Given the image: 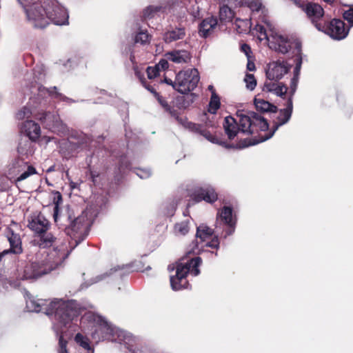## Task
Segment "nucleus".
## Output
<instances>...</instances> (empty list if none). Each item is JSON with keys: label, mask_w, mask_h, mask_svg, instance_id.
<instances>
[{"label": "nucleus", "mask_w": 353, "mask_h": 353, "mask_svg": "<svg viewBox=\"0 0 353 353\" xmlns=\"http://www.w3.org/2000/svg\"><path fill=\"white\" fill-rule=\"evenodd\" d=\"M29 311L43 312L48 316H52L53 330L59 336V353H68L67 341L63 339V334L70 327L72 321L80 314L81 307L74 300L54 299L37 301L30 299L26 301Z\"/></svg>", "instance_id": "nucleus-1"}, {"label": "nucleus", "mask_w": 353, "mask_h": 353, "mask_svg": "<svg viewBox=\"0 0 353 353\" xmlns=\"http://www.w3.org/2000/svg\"><path fill=\"white\" fill-rule=\"evenodd\" d=\"M238 123L232 117L225 118L223 128L229 139H233L239 132L245 134H253L259 130L265 131L269 125L267 121L261 114L254 112L239 110L236 113Z\"/></svg>", "instance_id": "nucleus-2"}, {"label": "nucleus", "mask_w": 353, "mask_h": 353, "mask_svg": "<svg viewBox=\"0 0 353 353\" xmlns=\"http://www.w3.org/2000/svg\"><path fill=\"white\" fill-rule=\"evenodd\" d=\"M28 20L36 28H43L50 22L57 26L68 24V12L57 0H43V6L38 14L33 10H28Z\"/></svg>", "instance_id": "nucleus-3"}, {"label": "nucleus", "mask_w": 353, "mask_h": 353, "mask_svg": "<svg viewBox=\"0 0 353 353\" xmlns=\"http://www.w3.org/2000/svg\"><path fill=\"white\" fill-rule=\"evenodd\" d=\"M264 38L268 41L269 47L276 52L285 54L293 48L294 54L295 68L294 70V77L291 80L292 95L294 93L298 83L299 75L302 65L301 43L299 41L288 39L287 37L279 34L272 32L270 35L264 33Z\"/></svg>", "instance_id": "nucleus-4"}, {"label": "nucleus", "mask_w": 353, "mask_h": 353, "mask_svg": "<svg viewBox=\"0 0 353 353\" xmlns=\"http://www.w3.org/2000/svg\"><path fill=\"white\" fill-rule=\"evenodd\" d=\"M201 259L199 256L188 260L185 263H179L176 268L168 266L170 271L176 269L175 275L170 276V285L173 290H180L187 288L188 282L186 276L190 272L193 276H197L200 273L199 267L201 263Z\"/></svg>", "instance_id": "nucleus-5"}, {"label": "nucleus", "mask_w": 353, "mask_h": 353, "mask_svg": "<svg viewBox=\"0 0 353 353\" xmlns=\"http://www.w3.org/2000/svg\"><path fill=\"white\" fill-rule=\"evenodd\" d=\"M199 72L195 68L180 71L175 77V80L165 78L164 82L173 87L178 92L185 94L193 90L199 81Z\"/></svg>", "instance_id": "nucleus-6"}, {"label": "nucleus", "mask_w": 353, "mask_h": 353, "mask_svg": "<svg viewBox=\"0 0 353 353\" xmlns=\"http://www.w3.org/2000/svg\"><path fill=\"white\" fill-rule=\"evenodd\" d=\"M52 270V265H44L43 261L39 259V256H36L35 260L29 259L28 262L23 264L19 270V276L23 280H34Z\"/></svg>", "instance_id": "nucleus-7"}, {"label": "nucleus", "mask_w": 353, "mask_h": 353, "mask_svg": "<svg viewBox=\"0 0 353 353\" xmlns=\"http://www.w3.org/2000/svg\"><path fill=\"white\" fill-rule=\"evenodd\" d=\"M90 225V218L88 217V211L85 210L66 228V233L75 241V245L84 239Z\"/></svg>", "instance_id": "nucleus-8"}, {"label": "nucleus", "mask_w": 353, "mask_h": 353, "mask_svg": "<svg viewBox=\"0 0 353 353\" xmlns=\"http://www.w3.org/2000/svg\"><path fill=\"white\" fill-rule=\"evenodd\" d=\"M292 97H290L287 101L286 108L279 110L276 120L274 122L272 131L265 136H261L260 139L253 143V144H256L270 139L280 126L287 123L289 121L292 116ZM243 143H240L238 145V148H243L252 145V143L250 142L247 143L245 139L243 141Z\"/></svg>", "instance_id": "nucleus-9"}, {"label": "nucleus", "mask_w": 353, "mask_h": 353, "mask_svg": "<svg viewBox=\"0 0 353 353\" xmlns=\"http://www.w3.org/2000/svg\"><path fill=\"white\" fill-rule=\"evenodd\" d=\"M37 174L36 169L23 159H15L9 165L8 174L15 182L22 181L30 176Z\"/></svg>", "instance_id": "nucleus-10"}, {"label": "nucleus", "mask_w": 353, "mask_h": 353, "mask_svg": "<svg viewBox=\"0 0 353 353\" xmlns=\"http://www.w3.org/2000/svg\"><path fill=\"white\" fill-rule=\"evenodd\" d=\"M301 7H303L311 23L319 31L325 30V23L329 21L330 18L325 14L324 10L320 5L310 2L304 7L302 5Z\"/></svg>", "instance_id": "nucleus-11"}, {"label": "nucleus", "mask_w": 353, "mask_h": 353, "mask_svg": "<svg viewBox=\"0 0 353 353\" xmlns=\"http://www.w3.org/2000/svg\"><path fill=\"white\" fill-rule=\"evenodd\" d=\"M38 119L46 128L57 134L67 132V127L61 121L59 115L54 112H43L39 114Z\"/></svg>", "instance_id": "nucleus-12"}, {"label": "nucleus", "mask_w": 353, "mask_h": 353, "mask_svg": "<svg viewBox=\"0 0 353 353\" xmlns=\"http://www.w3.org/2000/svg\"><path fill=\"white\" fill-rule=\"evenodd\" d=\"M325 30H320V31L336 40L343 39L349 32V28H346L345 23L340 19H334L327 22L325 23Z\"/></svg>", "instance_id": "nucleus-13"}, {"label": "nucleus", "mask_w": 353, "mask_h": 353, "mask_svg": "<svg viewBox=\"0 0 353 353\" xmlns=\"http://www.w3.org/2000/svg\"><path fill=\"white\" fill-rule=\"evenodd\" d=\"M69 251L66 243H61L59 246L54 248L47 255L43 261L44 265H52L53 270L61 265L69 255Z\"/></svg>", "instance_id": "nucleus-14"}, {"label": "nucleus", "mask_w": 353, "mask_h": 353, "mask_svg": "<svg viewBox=\"0 0 353 353\" xmlns=\"http://www.w3.org/2000/svg\"><path fill=\"white\" fill-rule=\"evenodd\" d=\"M292 66L291 63L285 61H273L268 65L266 76L269 80L277 81L288 73Z\"/></svg>", "instance_id": "nucleus-15"}, {"label": "nucleus", "mask_w": 353, "mask_h": 353, "mask_svg": "<svg viewBox=\"0 0 353 353\" xmlns=\"http://www.w3.org/2000/svg\"><path fill=\"white\" fill-rule=\"evenodd\" d=\"M85 317H86L87 319H92L94 321L99 323L101 327L106 329L107 333H108L112 336L117 334L119 338L123 337L122 339H119L120 341L123 340L125 343H127V341L125 340H127L128 338L130 337L129 334L126 333L125 331L121 330L117 327H112V325L109 324L108 323V321H105L101 316H99V315H97L94 314L88 313Z\"/></svg>", "instance_id": "nucleus-16"}, {"label": "nucleus", "mask_w": 353, "mask_h": 353, "mask_svg": "<svg viewBox=\"0 0 353 353\" xmlns=\"http://www.w3.org/2000/svg\"><path fill=\"white\" fill-rule=\"evenodd\" d=\"M152 92L154 93L155 95L157 97V99L159 103L164 108V110L166 112H169L172 117H174L180 124L191 130H198L199 128L196 124L188 121L185 117H180L178 115L177 112L173 108H172L164 99L160 97L154 90L153 92Z\"/></svg>", "instance_id": "nucleus-17"}, {"label": "nucleus", "mask_w": 353, "mask_h": 353, "mask_svg": "<svg viewBox=\"0 0 353 353\" xmlns=\"http://www.w3.org/2000/svg\"><path fill=\"white\" fill-rule=\"evenodd\" d=\"M224 222L228 227L225 230V238L227 236L231 235L234 233L235 230L236 219L233 216L232 209L230 207L224 206L221 211L217 213V221Z\"/></svg>", "instance_id": "nucleus-18"}, {"label": "nucleus", "mask_w": 353, "mask_h": 353, "mask_svg": "<svg viewBox=\"0 0 353 353\" xmlns=\"http://www.w3.org/2000/svg\"><path fill=\"white\" fill-rule=\"evenodd\" d=\"M28 227L34 232L36 235L48 231L50 223L41 214L32 216L28 219Z\"/></svg>", "instance_id": "nucleus-19"}, {"label": "nucleus", "mask_w": 353, "mask_h": 353, "mask_svg": "<svg viewBox=\"0 0 353 353\" xmlns=\"http://www.w3.org/2000/svg\"><path fill=\"white\" fill-rule=\"evenodd\" d=\"M6 236L10 243V249L6 250L8 253L19 254L22 253L21 239L20 235L16 233L11 228H7Z\"/></svg>", "instance_id": "nucleus-20"}, {"label": "nucleus", "mask_w": 353, "mask_h": 353, "mask_svg": "<svg viewBox=\"0 0 353 353\" xmlns=\"http://www.w3.org/2000/svg\"><path fill=\"white\" fill-rule=\"evenodd\" d=\"M21 131L32 141H36L41 135L40 126L32 120H27L21 125Z\"/></svg>", "instance_id": "nucleus-21"}, {"label": "nucleus", "mask_w": 353, "mask_h": 353, "mask_svg": "<svg viewBox=\"0 0 353 353\" xmlns=\"http://www.w3.org/2000/svg\"><path fill=\"white\" fill-rule=\"evenodd\" d=\"M218 23L217 19L210 17L203 19L199 27V34L201 37L206 38L210 36L216 28Z\"/></svg>", "instance_id": "nucleus-22"}, {"label": "nucleus", "mask_w": 353, "mask_h": 353, "mask_svg": "<svg viewBox=\"0 0 353 353\" xmlns=\"http://www.w3.org/2000/svg\"><path fill=\"white\" fill-rule=\"evenodd\" d=\"M194 199L196 202L203 200L208 203H213L217 199V194L211 187L201 188L195 192Z\"/></svg>", "instance_id": "nucleus-23"}, {"label": "nucleus", "mask_w": 353, "mask_h": 353, "mask_svg": "<svg viewBox=\"0 0 353 353\" xmlns=\"http://www.w3.org/2000/svg\"><path fill=\"white\" fill-rule=\"evenodd\" d=\"M165 56L168 60L178 64L186 63L191 59L190 52L185 50H172L167 52Z\"/></svg>", "instance_id": "nucleus-24"}, {"label": "nucleus", "mask_w": 353, "mask_h": 353, "mask_svg": "<svg viewBox=\"0 0 353 353\" xmlns=\"http://www.w3.org/2000/svg\"><path fill=\"white\" fill-rule=\"evenodd\" d=\"M248 6L252 11V18H253L255 14L261 12L263 14V16L260 15L262 22H263L267 27L271 29V23L265 14V8L263 7L261 2L259 0H252L248 3Z\"/></svg>", "instance_id": "nucleus-25"}, {"label": "nucleus", "mask_w": 353, "mask_h": 353, "mask_svg": "<svg viewBox=\"0 0 353 353\" xmlns=\"http://www.w3.org/2000/svg\"><path fill=\"white\" fill-rule=\"evenodd\" d=\"M185 37V30L184 28H175L168 30L163 35V39L165 43H170Z\"/></svg>", "instance_id": "nucleus-26"}, {"label": "nucleus", "mask_w": 353, "mask_h": 353, "mask_svg": "<svg viewBox=\"0 0 353 353\" xmlns=\"http://www.w3.org/2000/svg\"><path fill=\"white\" fill-rule=\"evenodd\" d=\"M37 244L42 248H46L52 246L57 240V238L48 231L43 232V233L37 235Z\"/></svg>", "instance_id": "nucleus-27"}, {"label": "nucleus", "mask_w": 353, "mask_h": 353, "mask_svg": "<svg viewBox=\"0 0 353 353\" xmlns=\"http://www.w3.org/2000/svg\"><path fill=\"white\" fill-rule=\"evenodd\" d=\"M19 3L23 6L26 12L27 18L28 19V10H33L35 14H39L43 6V0H18Z\"/></svg>", "instance_id": "nucleus-28"}, {"label": "nucleus", "mask_w": 353, "mask_h": 353, "mask_svg": "<svg viewBox=\"0 0 353 353\" xmlns=\"http://www.w3.org/2000/svg\"><path fill=\"white\" fill-rule=\"evenodd\" d=\"M214 234V230L205 225H201L197 227L196 237L199 239L201 242H204L210 238Z\"/></svg>", "instance_id": "nucleus-29"}, {"label": "nucleus", "mask_w": 353, "mask_h": 353, "mask_svg": "<svg viewBox=\"0 0 353 353\" xmlns=\"http://www.w3.org/2000/svg\"><path fill=\"white\" fill-rule=\"evenodd\" d=\"M254 105L258 110L262 112H276L277 111V107L276 105L263 99H255Z\"/></svg>", "instance_id": "nucleus-30"}, {"label": "nucleus", "mask_w": 353, "mask_h": 353, "mask_svg": "<svg viewBox=\"0 0 353 353\" xmlns=\"http://www.w3.org/2000/svg\"><path fill=\"white\" fill-rule=\"evenodd\" d=\"M57 87H53L51 89H46L45 88H39V91L41 92L46 90L54 99H57L58 101H65L68 103H71L74 102V101L72 99H71L64 96L61 93L57 92Z\"/></svg>", "instance_id": "nucleus-31"}, {"label": "nucleus", "mask_w": 353, "mask_h": 353, "mask_svg": "<svg viewBox=\"0 0 353 353\" xmlns=\"http://www.w3.org/2000/svg\"><path fill=\"white\" fill-rule=\"evenodd\" d=\"M52 201L54 205V212L53 217L55 222H57L59 212V205L63 203V199L61 194L58 191H53L52 192Z\"/></svg>", "instance_id": "nucleus-32"}, {"label": "nucleus", "mask_w": 353, "mask_h": 353, "mask_svg": "<svg viewBox=\"0 0 353 353\" xmlns=\"http://www.w3.org/2000/svg\"><path fill=\"white\" fill-rule=\"evenodd\" d=\"M200 134L202 136H203L208 141H210L212 143L221 145L227 148L234 147L232 145H228L225 143L224 141L219 140L217 137H216L207 130H201Z\"/></svg>", "instance_id": "nucleus-33"}, {"label": "nucleus", "mask_w": 353, "mask_h": 353, "mask_svg": "<svg viewBox=\"0 0 353 353\" xmlns=\"http://www.w3.org/2000/svg\"><path fill=\"white\" fill-rule=\"evenodd\" d=\"M190 221L188 219L176 223L174 225V232L176 235L184 236L188 233L190 230Z\"/></svg>", "instance_id": "nucleus-34"}, {"label": "nucleus", "mask_w": 353, "mask_h": 353, "mask_svg": "<svg viewBox=\"0 0 353 353\" xmlns=\"http://www.w3.org/2000/svg\"><path fill=\"white\" fill-rule=\"evenodd\" d=\"M150 36L148 34L146 30H140L134 37V42L136 43H140L141 45H145L149 43Z\"/></svg>", "instance_id": "nucleus-35"}, {"label": "nucleus", "mask_w": 353, "mask_h": 353, "mask_svg": "<svg viewBox=\"0 0 353 353\" xmlns=\"http://www.w3.org/2000/svg\"><path fill=\"white\" fill-rule=\"evenodd\" d=\"M233 17L234 13L228 6H223L220 8L219 17L221 21H229Z\"/></svg>", "instance_id": "nucleus-36"}, {"label": "nucleus", "mask_w": 353, "mask_h": 353, "mask_svg": "<svg viewBox=\"0 0 353 353\" xmlns=\"http://www.w3.org/2000/svg\"><path fill=\"white\" fill-rule=\"evenodd\" d=\"M219 108H220L219 98L216 95L212 94L210 101V103H209L208 109V112H210L212 114H216V111L218 110V109Z\"/></svg>", "instance_id": "nucleus-37"}, {"label": "nucleus", "mask_w": 353, "mask_h": 353, "mask_svg": "<svg viewBox=\"0 0 353 353\" xmlns=\"http://www.w3.org/2000/svg\"><path fill=\"white\" fill-rule=\"evenodd\" d=\"M161 7L150 6L148 7L143 12L144 18H152L161 10Z\"/></svg>", "instance_id": "nucleus-38"}, {"label": "nucleus", "mask_w": 353, "mask_h": 353, "mask_svg": "<svg viewBox=\"0 0 353 353\" xmlns=\"http://www.w3.org/2000/svg\"><path fill=\"white\" fill-rule=\"evenodd\" d=\"M75 341L85 350H90V347L88 339L84 337L81 334H77L75 336Z\"/></svg>", "instance_id": "nucleus-39"}, {"label": "nucleus", "mask_w": 353, "mask_h": 353, "mask_svg": "<svg viewBox=\"0 0 353 353\" xmlns=\"http://www.w3.org/2000/svg\"><path fill=\"white\" fill-rule=\"evenodd\" d=\"M246 88L250 90H253L256 85V81L253 74H247L244 79Z\"/></svg>", "instance_id": "nucleus-40"}, {"label": "nucleus", "mask_w": 353, "mask_h": 353, "mask_svg": "<svg viewBox=\"0 0 353 353\" xmlns=\"http://www.w3.org/2000/svg\"><path fill=\"white\" fill-rule=\"evenodd\" d=\"M275 80H268L265 82L263 90L265 92H272L277 88L276 85L279 83Z\"/></svg>", "instance_id": "nucleus-41"}, {"label": "nucleus", "mask_w": 353, "mask_h": 353, "mask_svg": "<svg viewBox=\"0 0 353 353\" xmlns=\"http://www.w3.org/2000/svg\"><path fill=\"white\" fill-rule=\"evenodd\" d=\"M276 87L277 88H275V90H274L272 93L281 97L285 96L288 88L285 85H283L281 83H279Z\"/></svg>", "instance_id": "nucleus-42"}, {"label": "nucleus", "mask_w": 353, "mask_h": 353, "mask_svg": "<svg viewBox=\"0 0 353 353\" xmlns=\"http://www.w3.org/2000/svg\"><path fill=\"white\" fill-rule=\"evenodd\" d=\"M31 114V111L30 108L27 107L23 108L20 110L17 114V118L18 119H24L25 118H28Z\"/></svg>", "instance_id": "nucleus-43"}, {"label": "nucleus", "mask_w": 353, "mask_h": 353, "mask_svg": "<svg viewBox=\"0 0 353 353\" xmlns=\"http://www.w3.org/2000/svg\"><path fill=\"white\" fill-rule=\"evenodd\" d=\"M134 72H135V75L140 79L143 85L149 91L153 92V88L152 87L148 86L145 85V81H144V77H143V76H144L143 73L141 71L139 70L137 68H134Z\"/></svg>", "instance_id": "nucleus-44"}, {"label": "nucleus", "mask_w": 353, "mask_h": 353, "mask_svg": "<svg viewBox=\"0 0 353 353\" xmlns=\"http://www.w3.org/2000/svg\"><path fill=\"white\" fill-rule=\"evenodd\" d=\"M146 72L148 79H152L159 74V71L156 65L155 67H148Z\"/></svg>", "instance_id": "nucleus-45"}, {"label": "nucleus", "mask_w": 353, "mask_h": 353, "mask_svg": "<svg viewBox=\"0 0 353 353\" xmlns=\"http://www.w3.org/2000/svg\"><path fill=\"white\" fill-rule=\"evenodd\" d=\"M343 17L351 26H353V7L343 13Z\"/></svg>", "instance_id": "nucleus-46"}, {"label": "nucleus", "mask_w": 353, "mask_h": 353, "mask_svg": "<svg viewBox=\"0 0 353 353\" xmlns=\"http://www.w3.org/2000/svg\"><path fill=\"white\" fill-rule=\"evenodd\" d=\"M150 174V170L148 169H139L137 172V175L141 179H147Z\"/></svg>", "instance_id": "nucleus-47"}, {"label": "nucleus", "mask_w": 353, "mask_h": 353, "mask_svg": "<svg viewBox=\"0 0 353 353\" xmlns=\"http://www.w3.org/2000/svg\"><path fill=\"white\" fill-rule=\"evenodd\" d=\"M205 246L218 249L219 248V241L217 236H214L211 241L205 243Z\"/></svg>", "instance_id": "nucleus-48"}, {"label": "nucleus", "mask_w": 353, "mask_h": 353, "mask_svg": "<svg viewBox=\"0 0 353 353\" xmlns=\"http://www.w3.org/2000/svg\"><path fill=\"white\" fill-rule=\"evenodd\" d=\"M256 30L259 32L260 34V39L262 40L264 38V33H266L268 35H269L266 31V29L263 26H261L259 24H257L256 25Z\"/></svg>", "instance_id": "nucleus-49"}, {"label": "nucleus", "mask_w": 353, "mask_h": 353, "mask_svg": "<svg viewBox=\"0 0 353 353\" xmlns=\"http://www.w3.org/2000/svg\"><path fill=\"white\" fill-rule=\"evenodd\" d=\"M177 101L180 103H183L181 105L182 108H186L189 105V102L186 101V97L184 96L179 97Z\"/></svg>", "instance_id": "nucleus-50"}, {"label": "nucleus", "mask_w": 353, "mask_h": 353, "mask_svg": "<svg viewBox=\"0 0 353 353\" xmlns=\"http://www.w3.org/2000/svg\"><path fill=\"white\" fill-rule=\"evenodd\" d=\"M176 204L175 203H172L170 204V208L168 210V212H166V214L169 216H173L174 211L176 210Z\"/></svg>", "instance_id": "nucleus-51"}, {"label": "nucleus", "mask_w": 353, "mask_h": 353, "mask_svg": "<svg viewBox=\"0 0 353 353\" xmlns=\"http://www.w3.org/2000/svg\"><path fill=\"white\" fill-rule=\"evenodd\" d=\"M168 59H166V60L165 59H162L159 61V64L157 65V67L158 68H159V67H161L162 69H165V68H168Z\"/></svg>", "instance_id": "nucleus-52"}, {"label": "nucleus", "mask_w": 353, "mask_h": 353, "mask_svg": "<svg viewBox=\"0 0 353 353\" xmlns=\"http://www.w3.org/2000/svg\"><path fill=\"white\" fill-rule=\"evenodd\" d=\"M106 276H107V274L99 275V276L93 278L92 283H97V282L104 279Z\"/></svg>", "instance_id": "nucleus-53"}, {"label": "nucleus", "mask_w": 353, "mask_h": 353, "mask_svg": "<svg viewBox=\"0 0 353 353\" xmlns=\"http://www.w3.org/2000/svg\"><path fill=\"white\" fill-rule=\"evenodd\" d=\"M241 50L245 53L246 55H248V53L251 51L250 46L247 44L242 45Z\"/></svg>", "instance_id": "nucleus-54"}, {"label": "nucleus", "mask_w": 353, "mask_h": 353, "mask_svg": "<svg viewBox=\"0 0 353 353\" xmlns=\"http://www.w3.org/2000/svg\"><path fill=\"white\" fill-rule=\"evenodd\" d=\"M18 152L21 154H27V151L23 149V148L21 145V143H20L18 147Z\"/></svg>", "instance_id": "nucleus-55"}, {"label": "nucleus", "mask_w": 353, "mask_h": 353, "mask_svg": "<svg viewBox=\"0 0 353 353\" xmlns=\"http://www.w3.org/2000/svg\"><path fill=\"white\" fill-rule=\"evenodd\" d=\"M247 68L249 70L252 71L255 69L254 64L253 63H248L247 65Z\"/></svg>", "instance_id": "nucleus-56"}, {"label": "nucleus", "mask_w": 353, "mask_h": 353, "mask_svg": "<svg viewBox=\"0 0 353 353\" xmlns=\"http://www.w3.org/2000/svg\"><path fill=\"white\" fill-rule=\"evenodd\" d=\"M241 23H245V26L249 28L250 26V23L248 20H239Z\"/></svg>", "instance_id": "nucleus-57"}, {"label": "nucleus", "mask_w": 353, "mask_h": 353, "mask_svg": "<svg viewBox=\"0 0 353 353\" xmlns=\"http://www.w3.org/2000/svg\"><path fill=\"white\" fill-rule=\"evenodd\" d=\"M7 254H8V251H7V250H3L2 252L0 253V261L2 259V257Z\"/></svg>", "instance_id": "nucleus-58"}, {"label": "nucleus", "mask_w": 353, "mask_h": 353, "mask_svg": "<svg viewBox=\"0 0 353 353\" xmlns=\"http://www.w3.org/2000/svg\"><path fill=\"white\" fill-rule=\"evenodd\" d=\"M91 176H92V181L94 182V181H95V179H95V177H97V174H95L93 172H91Z\"/></svg>", "instance_id": "nucleus-59"}, {"label": "nucleus", "mask_w": 353, "mask_h": 353, "mask_svg": "<svg viewBox=\"0 0 353 353\" xmlns=\"http://www.w3.org/2000/svg\"><path fill=\"white\" fill-rule=\"evenodd\" d=\"M292 1H293L294 2V3H296L297 6H302V4H301V3H300V0H292Z\"/></svg>", "instance_id": "nucleus-60"}, {"label": "nucleus", "mask_w": 353, "mask_h": 353, "mask_svg": "<svg viewBox=\"0 0 353 353\" xmlns=\"http://www.w3.org/2000/svg\"><path fill=\"white\" fill-rule=\"evenodd\" d=\"M53 170H54V167H50V168H49L48 169V172H52V171H53Z\"/></svg>", "instance_id": "nucleus-61"}, {"label": "nucleus", "mask_w": 353, "mask_h": 353, "mask_svg": "<svg viewBox=\"0 0 353 353\" xmlns=\"http://www.w3.org/2000/svg\"><path fill=\"white\" fill-rule=\"evenodd\" d=\"M325 2H327V3H332L334 1V0H323Z\"/></svg>", "instance_id": "nucleus-62"}, {"label": "nucleus", "mask_w": 353, "mask_h": 353, "mask_svg": "<svg viewBox=\"0 0 353 353\" xmlns=\"http://www.w3.org/2000/svg\"><path fill=\"white\" fill-rule=\"evenodd\" d=\"M190 1H191V0H188V1H189L190 3ZM181 1L183 3V4H184L185 6H186V1H188V0H182Z\"/></svg>", "instance_id": "nucleus-63"}, {"label": "nucleus", "mask_w": 353, "mask_h": 353, "mask_svg": "<svg viewBox=\"0 0 353 353\" xmlns=\"http://www.w3.org/2000/svg\"><path fill=\"white\" fill-rule=\"evenodd\" d=\"M30 145V142L27 141V143L25 144V145Z\"/></svg>", "instance_id": "nucleus-64"}]
</instances>
